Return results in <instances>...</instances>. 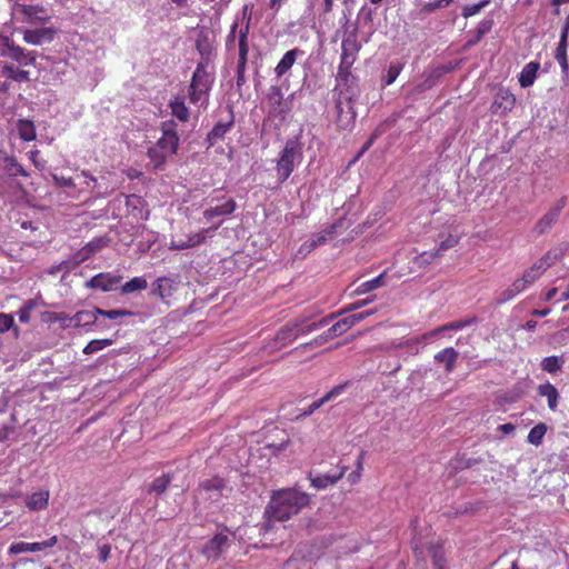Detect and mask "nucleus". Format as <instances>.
Instances as JSON below:
<instances>
[{
  "label": "nucleus",
  "instance_id": "61",
  "mask_svg": "<svg viewBox=\"0 0 569 569\" xmlns=\"http://www.w3.org/2000/svg\"><path fill=\"white\" fill-rule=\"evenodd\" d=\"M52 180L58 187L73 188L76 186L73 179L70 177L66 178L62 176L52 174Z\"/></svg>",
  "mask_w": 569,
  "mask_h": 569
},
{
  "label": "nucleus",
  "instance_id": "47",
  "mask_svg": "<svg viewBox=\"0 0 569 569\" xmlns=\"http://www.w3.org/2000/svg\"><path fill=\"white\" fill-rule=\"evenodd\" d=\"M4 73L8 78L16 80V81L29 80V71L18 69L13 66H6Z\"/></svg>",
  "mask_w": 569,
  "mask_h": 569
},
{
  "label": "nucleus",
  "instance_id": "32",
  "mask_svg": "<svg viewBox=\"0 0 569 569\" xmlns=\"http://www.w3.org/2000/svg\"><path fill=\"white\" fill-rule=\"evenodd\" d=\"M251 8L249 4H244L241 9V12L236 17L239 18V41H241L242 34H244V43H248V34L250 30L251 22Z\"/></svg>",
  "mask_w": 569,
  "mask_h": 569
},
{
  "label": "nucleus",
  "instance_id": "15",
  "mask_svg": "<svg viewBox=\"0 0 569 569\" xmlns=\"http://www.w3.org/2000/svg\"><path fill=\"white\" fill-rule=\"evenodd\" d=\"M348 227L346 219H339L320 232L313 233L310 239L315 242V246L318 247L333 239L337 234L341 233V230H346Z\"/></svg>",
  "mask_w": 569,
  "mask_h": 569
},
{
  "label": "nucleus",
  "instance_id": "48",
  "mask_svg": "<svg viewBox=\"0 0 569 569\" xmlns=\"http://www.w3.org/2000/svg\"><path fill=\"white\" fill-rule=\"evenodd\" d=\"M403 69V64L401 62H392L389 68H388V71H387V77L386 79L383 80V83L385 86H390L392 84L396 79L398 78V76L400 74V72L402 71Z\"/></svg>",
  "mask_w": 569,
  "mask_h": 569
},
{
  "label": "nucleus",
  "instance_id": "44",
  "mask_svg": "<svg viewBox=\"0 0 569 569\" xmlns=\"http://www.w3.org/2000/svg\"><path fill=\"white\" fill-rule=\"evenodd\" d=\"M148 156L152 166L154 168H159L170 154L162 152V150L157 144H154L153 147L149 148Z\"/></svg>",
  "mask_w": 569,
  "mask_h": 569
},
{
  "label": "nucleus",
  "instance_id": "49",
  "mask_svg": "<svg viewBox=\"0 0 569 569\" xmlns=\"http://www.w3.org/2000/svg\"><path fill=\"white\" fill-rule=\"evenodd\" d=\"M170 481H171L170 477L167 475H163L153 480V482L150 486L149 491L160 495L167 490Z\"/></svg>",
  "mask_w": 569,
  "mask_h": 569
},
{
  "label": "nucleus",
  "instance_id": "53",
  "mask_svg": "<svg viewBox=\"0 0 569 569\" xmlns=\"http://www.w3.org/2000/svg\"><path fill=\"white\" fill-rule=\"evenodd\" d=\"M16 44L13 43V41L7 37V36H2L0 34V57H10V53H11V49L14 47Z\"/></svg>",
  "mask_w": 569,
  "mask_h": 569
},
{
  "label": "nucleus",
  "instance_id": "36",
  "mask_svg": "<svg viewBox=\"0 0 569 569\" xmlns=\"http://www.w3.org/2000/svg\"><path fill=\"white\" fill-rule=\"evenodd\" d=\"M17 131L23 141H32L36 139V127L32 121L20 119L17 122Z\"/></svg>",
  "mask_w": 569,
  "mask_h": 569
},
{
  "label": "nucleus",
  "instance_id": "63",
  "mask_svg": "<svg viewBox=\"0 0 569 569\" xmlns=\"http://www.w3.org/2000/svg\"><path fill=\"white\" fill-rule=\"evenodd\" d=\"M107 246V240L103 238L93 239L87 243V247L90 249L91 253L94 254L102 248Z\"/></svg>",
  "mask_w": 569,
  "mask_h": 569
},
{
  "label": "nucleus",
  "instance_id": "64",
  "mask_svg": "<svg viewBox=\"0 0 569 569\" xmlns=\"http://www.w3.org/2000/svg\"><path fill=\"white\" fill-rule=\"evenodd\" d=\"M317 247L315 246V242L309 238L307 241H305L299 250L298 254L301 257L308 256L310 252H312Z\"/></svg>",
  "mask_w": 569,
  "mask_h": 569
},
{
  "label": "nucleus",
  "instance_id": "14",
  "mask_svg": "<svg viewBox=\"0 0 569 569\" xmlns=\"http://www.w3.org/2000/svg\"><path fill=\"white\" fill-rule=\"evenodd\" d=\"M516 98L508 89H499L495 96L491 110L496 114H506L515 107Z\"/></svg>",
  "mask_w": 569,
  "mask_h": 569
},
{
  "label": "nucleus",
  "instance_id": "40",
  "mask_svg": "<svg viewBox=\"0 0 569 569\" xmlns=\"http://www.w3.org/2000/svg\"><path fill=\"white\" fill-rule=\"evenodd\" d=\"M221 222H219L218 224L209 228V229H202L200 230L199 232H194V233H191L189 234L186 239L188 241V247L189 248H192V247H196L200 243H202L206 238H207V234L210 232V231H214L217 230L219 227H220Z\"/></svg>",
  "mask_w": 569,
  "mask_h": 569
},
{
  "label": "nucleus",
  "instance_id": "50",
  "mask_svg": "<svg viewBox=\"0 0 569 569\" xmlns=\"http://www.w3.org/2000/svg\"><path fill=\"white\" fill-rule=\"evenodd\" d=\"M489 3H490V0H481L479 3L465 6L462 9V16L465 18L476 16Z\"/></svg>",
  "mask_w": 569,
  "mask_h": 569
},
{
  "label": "nucleus",
  "instance_id": "38",
  "mask_svg": "<svg viewBox=\"0 0 569 569\" xmlns=\"http://www.w3.org/2000/svg\"><path fill=\"white\" fill-rule=\"evenodd\" d=\"M148 283L143 277H134L131 280L127 281L122 287L121 291L124 295L133 293L136 291L147 289Z\"/></svg>",
  "mask_w": 569,
  "mask_h": 569
},
{
  "label": "nucleus",
  "instance_id": "34",
  "mask_svg": "<svg viewBox=\"0 0 569 569\" xmlns=\"http://www.w3.org/2000/svg\"><path fill=\"white\" fill-rule=\"evenodd\" d=\"M385 284V272L380 273L376 278L360 283L353 291V295H365L381 288Z\"/></svg>",
  "mask_w": 569,
  "mask_h": 569
},
{
  "label": "nucleus",
  "instance_id": "2",
  "mask_svg": "<svg viewBox=\"0 0 569 569\" xmlns=\"http://www.w3.org/2000/svg\"><path fill=\"white\" fill-rule=\"evenodd\" d=\"M335 315L325 317L318 321L300 318L281 327L274 336V348L280 349L293 342L298 337L309 335L329 323Z\"/></svg>",
  "mask_w": 569,
  "mask_h": 569
},
{
  "label": "nucleus",
  "instance_id": "54",
  "mask_svg": "<svg viewBox=\"0 0 569 569\" xmlns=\"http://www.w3.org/2000/svg\"><path fill=\"white\" fill-rule=\"evenodd\" d=\"M350 79H351V68H343V64L340 62V64L338 67L337 76H336L338 86L348 84Z\"/></svg>",
  "mask_w": 569,
  "mask_h": 569
},
{
  "label": "nucleus",
  "instance_id": "6",
  "mask_svg": "<svg viewBox=\"0 0 569 569\" xmlns=\"http://www.w3.org/2000/svg\"><path fill=\"white\" fill-rule=\"evenodd\" d=\"M361 49L356 31L349 32L341 42L340 62L343 68H352Z\"/></svg>",
  "mask_w": 569,
  "mask_h": 569
},
{
  "label": "nucleus",
  "instance_id": "51",
  "mask_svg": "<svg viewBox=\"0 0 569 569\" xmlns=\"http://www.w3.org/2000/svg\"><path fill=\"white\" fill-rule=\"evenodd\" d=\"M451 2L452 0H432L423 3L421 11L425 13H430L438 9L447 8Z\"/></svg>",
  "mask_w": 569,
  "mask_h": 569
},
{
  "label": "nucleus",
  "instance_id": "25",
  "mask_svg": "<svg viewBox=\"0 0 569 569\" xmlns=\"http://www.w3.org/2000/svg\"><path fill=\"white\" fill-rule=\"evenodd\" d=\"M458 357L459 352L455 348L448 347L437 352L433 358L436 362L443 363L446 372L450 373L455 369Z\"/></svg>",
  "mask_w": 569,
  "mask_h": 569
},
{
  "label": "nucleus",
  "instance_id": "19",
  "mask_svg": "<svg viewBox=\"0 0 569 569\" xmlns=\"http://www.w3.org/2000/svg\"><path fill=\"white\" fill-rule=\"evenodd\" d=\"M569 249L568 242H562L556 247H552L550 250L546 252L538 261L547 270L551 266H553L557 261L561 260Z\"/></svg>",
  "mask_w": 569,
  "mask_h": 569
},
{
  "label": "nucleus",
  "instance_id": "37",
  "mask_svg": "<svg viewBox=\"0 0 569 569\" xmlns=\"http://www.w3.org/2000/svg\"><path fill=\"white\" fill-rule=\"evenodd\" d=\"M520 284H521V282H518L517 280H515L510 287H508V288L503 289L501 292H499V295L497 297V302L505 303V302L513 299L516 296H518L522 291H525Z\"/></svg>",
  "mask_w": 569,
  "mask_h": 569
},
{
  "label": "nucleus",
  "instance_id": "41",
  "mask_svg": "<svg viewBox=\"0 0 569 569\" xmlns=\"http://www.w3.org/2000/svg\"><path fill=\"white\" fill-rule=\"evenodd\" d=\"M547 432V427L545 423L536 425L528 433L527 441L531 445L539 446L542 442V439Z\"/></svg>",
  "mask_w": 569,
  "mask_h": 569
},
{
  "label": "nucleus",
  "instance_id": "43",
  "mask_svg": "<svg viewBox=\"0 0 569 569\" xmlns=\"http://www.w3.org/2000/svg\"><path fill=\"white\" fill-rule=\"evenodd\" d=\"M563 360L557 356L546 357L541 362L543 371L555 373L561 369Z\"/></svg>",
  "mask_w": 569,
  "mask_h": 569
},
{
  "label": "nucleus",
  "instance_id": "23",
  "mask_svg": "<svg viewBox=\"0 0 569 569\" xmlns=\"http://www.w3.org/2000/svg\"><path fill=\"white\" fill-rule=\"evenodd\" d=\"M347 471L346 467H341L336 473H326L319 475L311 478V486L318 490L326 489L332 485H335L339 479H341Z\"/></svg>",
  "mask_w": 569,
  "mask_h": 569
},
{
  "label": "nucleus",
  "instance_id": "13",
  "mask_svg": "<svg viewBox=\"0 0 569 569\" xmlns=\"http://www.w3.org/2000/svg\"><path fill=\"white\" fill-rule=\"evenodd\" d=\"M224 490H227L226 482L219 477L203 480L199 486V493L206 499H210L212 501H219L220 497L223 496Z\"/></svg>",
  "mask_w": 569,
  "mask_h": 569
},
{
  "label": "nucleus",
  "instance_id": "24",
  "mask_svg": "<svg viewBox=\"0 0 569 569\" xmlns=\"http://www.w3.org/2000/svg\"><path fill=\"white\" fill-rule=\"evenodd\" d=\"M50 493L48 490H39L26 497V506L31 511H39L47 508Z\"/></svg>",
  "mask_w": 569,
  "mask_h": 569
},
{
  "label": "nucleus",
  "instance_id": "3",
  "mask_svg": "<svg viewBox=\"0 0 569 569\" xmlns=\"http://www.w3.org/2000/svg\"><path fill=\"white\" fill-rule=\"evenodd\" d=\"M208 61L198 63L188 89L190 103L198 107H207L209 102V92L214 81V73L210 71Z\"/></svg>",
  "mask_w": 569,
  "mask_h": 569
},
{
  "label": "nucleus",
  "instance_id": "42",
  "mask_svg": "<svg viewBox=\"0 0 569 569\" xmlns=\"http://www.w3.org/2000/svg\"><path fill=\"white\" fill-rule=\"evenodd\" d=\"M70 318L71 317L67 316L63 312H44L42 315L43 321L50 322V323L60 322L62 328L71 327Z\"/></svg>",
  "mask_w": 569,
  "mask_h": 569
},
{
  "label": "nucleus",
  "instance_id": "16",
  "mask_svg": "<svg viewBox=\"0 0 569 569\" xmlns=\"http://www.w3.org/2000/svg\"><path fill=\"white\" fill-rule=\"evenodd\" d=\"M375 310H366L357 313H352L348 317H345L343 319L337 321L331 327V332L337 333L338 336H341L347 330L359 323L360 321L365 320L369 316L373 315Z\"/></svg>",
  "mask_w": 569,
  "mask_h": 569
},
{
  "label": "nucleus",
  "instance_id": "5",
  "mask_svg": "<svg viewBox=\"0 0 569 569\" xmlns=\"http://www.w3.org/2000/svg\"><path fill=\"white\" fill-rule=\"evenodd\" d=\"M301 161V152L293 142H287L277 161V178L279 183H283L293 172L297 164Z\"/></svg>",
  "mask_w": 569,
  "mask_h": 569
},
{
  "label": "nucleus",
  "instance_id": "57",
  "mask_svg": "<svg viewBox=\"0 0 569 569\" xmlns=\"http://www.w3.org/2000/svg\"><path fill=\"white\" fill-rule=\"evenodd\" d=\"M459 241V238L452 234H449L443 239L437 250H439V256H441L442 251H446L452 247H455Z\"/></svg>",
  "mask_w": 569,
  "mask_h": 569
},
{
  "label": "nucleus",
  "instance_id": "8",
  "mask_svg": "<svg viewBox=\"0 0 569 569\" xmlns=\"http://www.w3.org/2000/svg\"><path fill=\"white\" fill-rule=\"evenodd\" d=\"M23 41L31 46H42L53 41L57 30L52 27L20 29Z\"/></svg>",
  "mask_w": 569,
  "mask_h": 569
},
{
  "label": "nucleus",
  "instance_id": "52",
  "mask_svg": "<svg viewBox=\"0 0 569 569\" xmlns=\"http://www.w3.org/2000/svg\"><path fill=\"white\" fill-rule=\"evenodd\" d=\"M97 312H99L100 316H103L110 320H117L121 317L131 316L132 313L127 310L118 309V310H102L97 308Z\"/></svg>",
  "mask_w": 569,
  "mask_h": 569
},
{
  "label": "nucleus",
  "instance_id": "62",
  "mask_svg": "<svg viewBox=\"0 0 569 569\" xmlns=\"http://www.w3.org/2000/svg\"><path fill=\"white\" fill-rule=\"evenodd\" d=\"M13 326V317L8 313H0V332H6Z\"/></svg>",
  "mask_w": 569,
  "mask_h": 569
},
{
  "label": "nucleus",
  "instance_id": "55",
  "mask_svg": "<svg viewBox=\"0 0 569 569\" xmlns=\"http://www.w3.org/2000/svg\"><path fill=\"white\" fill-rule=\"evenodd\" d=\"M335 337H338V335L331 332V328H329L325 333L316 337L312 341H310L306 346H308V347H319V346L326 343L327 341H329L330 339H332Z\"/></svg>",
  "mask_w": 569,
  "mask_h": 569
},
{
  "label": "nucleus",
  "instance_id": "35",
  "mask_svg": "<svg viewBox=\"0 0 569 569\" xmlns=\"http://www.w3.org/2000/svg\"><path fill=\"white\" fill-rule=\"evenodd\" d=\"M172 116H174L178 120L182 122H187L189 120V110L186 107L184 100L181 97L174 98L170 104Z\"/></svg>",
  "mask_w": 569,
  "mask_h": 569
},
{
  "label": "nucleus",
  "instance_id": "58",
  "mask_svg": "<svg viewBox=\"0 0 569 569\" xmlns=\"http://www.w3.org/2000/svg\"><path fill=\"white\" fill-rule=\"evenodd\" d=\"M197 49L202 58H208L211 52L210 43L208 42L206 37L199 38L197 40Z\"/></svg>",
  "mask_w": 569,
  "mask_h": 569
},
{
  "label": "nucleus",
  "instance_id": "28",
  "mask_svg": "<svg viewBox=\"0 0 569 569\" xmlns=\"http://www.w3.org/2000/svg\"><path fill=\"white\" fill-rule=\"evenodd\" d=\"M11 50L9 58L17 61L20 66H32L36 62V51H27L17 44Z\"/></svg>",
  "mask_w": 569,
  "mask_h": 569
},
{
  "label": "nucleus",
  "instance_id": "4",
  "mask_svg": "<svg viewBox=\"0 0 569 569\" xmlns=\"http://www.w3.org/2000/svg\"><path fill=\"white\" fill-rule=\"evenodd\" d=\"M12 16L17 21L43 26L51 19L49 11L40 4H27L22 2H16L12 7Z\"/></svg>",
  "mask_w": 569,
  "mask_h": 569
},
{
  "label": "nucleus",
  "instance_id": "1",
  "mask_svg": "<svg viewBox=\"0 0 569 569\" xmlns=\"http://www.w3.org/2000/svg\"><path fill=\"white\" fill-rule=\"evenodd\" d=\"M309 505V496L297 489L288 488L273 492L266 509L269 520L286 521Z\"/></svg>",
  "mask_w": 569,
  "mask_h": 569
},
{
  "label": "nucleus",
  "instance_id": "7",
  "mask_svg": "<svg viewBox=\"0 0 569 569\" xmlns=\"http://www.w3.org/2000/svg\"><path fill=\"white\" fill-rule=\"evenodd\" d=\"M59 541L58 536L53 535L43 541L37 542H13L8 548L9 555H20L24 552H38L54 547Z\"/></svg>",
  "mask_w": 569,
  "mask_h": 569
},
{
  "label": "nucleus",
  "instance_id": "9",
  "mask_svg": "<svg viewBox=\"0 0 569 569\" xmlns=\"http://www.w3.org/2000/svg\"><path fill=\"white\" fill-rule=\"evenodd\" d=\"M164 153H176L179 146V137L176 132V123L167 121L162 124V136L156 143Z\"/></svg>",
  "mask_w": 569,
  "mask_h": 569
},
{
  "label": "nucleus",
  "instance_id": "26",
  "mask_svg": "<svg viewBox=\"0 0 569 569\" xmlns=\"http://www.w3.org/2000/svg\"><path fill=\"white\" fill-rule=\"evenodd\" d=\"M248 52H249V44L244 43V34L241 37V41H239V59H238V66H237V84L241 86L244 83V71L247 66V59H248Z\"/></svg>",
  "mask_w": 569,
  "mask_h": 569
},
{
  "label": "nucleus",
  "instance_id": "27",
  "mask_svg": "<svg viewBox=\"0 0 569 569\" xmlns=\"http://www.w3.org/2000/svg\"><path fill=\"white\" fill-rule=\"evenodd\" d=\"M97 308L92 310H82L77 312L70 318L71 326L73 327H87L97 323L98 320Z\"/></svg>",
  "mask_w": 569,
  "mask_h": 569
},
{
  "label": "nucleus",
  "instance_id": "10",
  "mask_svg": "<svg viewBox=\"0 0 569 569\" xmlns=\"http://www.w3.org/2000/svg\"><path fill=\"white\" fill-rule=\"evenodd\" d=\"M122 280V276L111 272H101L93 276L86 282V288L99 289L103 292L112 291L118 288Z\"/></svg>",
  "mask_w": 569,
  "mask_h": 569
},
{
  "label": "nucleus",
  "instance_id": "60",
  "mask_svg": "<svg viewBox=\"0 0 569 569\" xmlns=\"http://www.w3.org/2000/svg\"><path fill=\"white\" fill-rule=\"evenodd\" d=\"M568 31H569V16L567 17L566 23L562 27V30H561V33H560V41L558 43L557 49H559V50H567Z\"/></svg>",
  "mask_w": 569,
  "mask_h": 569
},
{
  "label": "nucleus",
  "instance_id": "11",
  "mask_svg": "<svg viewBox=\"0 0 569 569\" xmlns=\"http://www.w3.org/2000/svg\"><path fill=\"white\" fill-rule=\"evenodd\" d=\"M566 206V199H559L550 210L543 214L533 227V232L537 234H543L547 232L559 219L560 212Z\"/></svg>",
  "mask_w": 569,
  "mask_h": 569
},
{
  "label": "nucleus",
  "instance_id": "39",
  "mask_svg": "<svg viewBox=\"0 0 569 569\" xmlns=\"http://www.w3.org/2000/svg\"><path fill=\"white\" fill-rule=\"evenodd\" d=\"M232 124V118L227 122H218L209 132L208 139L213 143L216 140L223 138V136L231 129Z\"/></svg>",
  "mask_w": 569,
  "mask_h": 569
},
{
  "label": "nucleus",
  "instance_id": "18",
  "mask_svg": "<svg viewBox=\"0 0 569 569\" xmlns=\"http://www.w3.org/2000/svg\"><path fill=\"white\" fill-rule=\"evenodd\" d=\"M228 541L227 535L218 533L206 543L202 551L207 558H217L227 548Z\"/></svg>",
  "mask_w": 569,
  "mask_h": 569
},
{
  "label": "nucleus",
  "instance_id": "46",
  "mask_svg": "<svg viewBox=\"0 0 569 569\" xmlns=\"http://www.w3.org/2000/svg\"><path fill=\"white\" fill-rule=\"evenodd\" d=\"M113 343L111 339H96L90 341L83 349L86 355L94 353L99 350H102Z\"/></svg>",
  "mask_w": 569,
  "mask_h": 569
},
{
  "label": "nucleus",
  "instance_id": "56",
  "mask_svg": "<svg viewBox=\"0 0 569 569\" xmlns=\"http://www.w3.org/2000/svg\"><path fill=\"white\" fill-rule=\"evenodd\" d=\"M239 30H240L239 18H236L231 26L230 32L227 37V40H226V46L228 49H230L234 44V41L237 39V32L239 33Z\"/></svg>",
  "mask_w": 569,
  "mask_h": 569
},
{
  "label": "nucleus",
  "instance_id": "22",
  "mask_svg": "<svg viewBox=\"0 0 569 569\" xmlns=\"http://www.w3.org/2000/svg\"><path fill=\"white\" fill-rule=\"evenodd\" d=\"M546 269L543 266L536 261L530 268L523 271L522 276L516 279L518 282H521V288L526 290L530 284L535 283L543 273Z\"/></svg>",
  "mask_w": 569,
  "mask_h": 569
},
{
  "label": "nucleus",
  "instance_id": "29",
  "mask_svg": "<svg viewBox=\"0 0 569 569\" xmlns=\"http://www.w3.org/2000/svg\"><path fill=\"white\" fill-rule=\"evenodd\" d=\"M473 321H475V319H467V320H458V321L449 322L445 326L436 328V329L431 330L430 332L426 333L425 338L438 337L439 335L446 333L447 331L462 330L463 328L471 325Z\"/></svg>",
  "mask_w": 569,
  "mask_h": 569
},
{
  "label": "nucleus",
  "instance_id": "20",
  "mask_svg": "<svg viewBox=\"0 0 569 569\" xmlns=\"http://www.w3.org/2000/svg\"><path fill=\"white\" fill-rule=\"evenodd\" d=\"M302 54L303 52L298 48L287 51L274 68L277 77L281 78L284 76L292 68L297 58Z\"/></svg>",
  "mask_w": 569,
  "mask_h": 569
},
{
  "label": "nucleus",
  "instance_id": "30",
  "mask_svg": "<svg viewBox=\"0 0 569 569\" xmlns=\"http://www.w3.org/2000/svg\"><path fill=\"white\" fill-rule=\"evenodd\" d=\"M539 67L540 64L533 61L523 67L519 74V83L522 88H528L533 84Z\"/></svg>",
  "mask_w": 569,
  "mask_h": 569
},
{
  "label": "nucleus",
  "instance_id": "17",
  "mask_svg": "<svg viewBox=\"0 0 569 569\" xmlns=\"http://www.w3.org/2000/svg\"><path fill=\"white\" fill-rule=\"evenodd\" d=\"M223 201L219 204L210 207L203 211V218L207 221H211L216 217L229 216L234 212L237 203L231 198H223Z\"/></svg>",
  "mask_w": 569,
  "mask_h": 569
},
{
  "label": "nucleus",
  "instance_id": "59",
  "mask_svg": "<svg viewBox=\"0 0 569 569\" xmlns=\"http://www.w3.org/2000/svg\"><path fill=\"white\" fill-rule=\"evenodd\" d=\"M439 256V250L433 251H425L418 257V261L420 264L431 263Z\"/></svg>",
  "mask_w": 569,
  "mask_h": 569
},
{
  "label": "nucleus",
  "instance_id": "12",
  "mask_svg": "<svg viewBox=\"0 0 569 569\" xmlns=\"http://www.w3.org/2000/svg\"><path fill=\"white\" fill-rule=\"evenodd\" d=\"M269 112L273 117H284L289 110V103L284 101L283 93L278 86L270 87L267 94Z\"/></svg>",
  "mask_w": 569,
  "mask_h": 569
},
{
  "label": "nucleus",
  "instance_id": "33",
  "mask_svg": "<svg viewBox=\"0 0 569 569\" xmlns=\"http://www.w3.org/2000/svg\"><path fill=\"white\" fill-rule=\"evenodd\" d=\"M173 291V281L169 278L157 279L152 293L160 297L161 299L169 298Z\"/></svg>",
  "mask_w": 569,
  "mask_h": 569
},
{
  "label": "nucleus",
  "instance_id": "31",
  "mask_svg": "<svg viewBox=\"0 0 569 569\" xmlns=\"http://www.w3.org/2000/svg\"><path fill=\"white\" fill-rule=\"evenodd\" d=\"M538 395L547 398L548 407L550 410H556L558 406L559 393L553 385L550 382L539 385Z\"/></svg>",
  "mask_w": 569,
  "mask_h": 569
},
{
  "label": "nucleus",
  "instance_id": "21",
  "mask_svg": "<svg viewBox=\"0 0 569 569\" xmlns=\"http://www.w3.org/2000/svg\"><path fill=\"white\" fill-rule=\"evenodd\" d=\"M347 387V383L339 385L333 387L329 392H327L322 398L313 401L301 415L300 417H308L312 415L317 409L323 406L326 402L337 398L340 396Z\"/></svg>",
  "mask_w": 569,
  "mask_h": 569
},
{
  "label": "nucleus",
  "instance_id": "45",
  "mask_svg": "<svg viewBox=\"0 0 569 569\" xmlns=\"http://www.w3.org/2000/svg\"><path fill=\"white\" fill-rule=\"evenodd\" d=\"M38 307V300L29 299L24 302V305L18 310V317L20 322L28 323L30 320V313L33 309Z\"/></svg>",
  "mask_w": 569,
  "mask_h": 569
}]
</instances>
